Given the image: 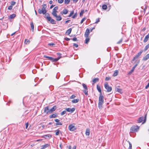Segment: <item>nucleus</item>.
<instances>
[{"mask_svg":"<svg viewBox=\"0 0 149 149\" xmlns=\"http://www.w3.org/2000/svg\"><path fill=\"white\" fill-rule=\"evenodd\" d=\"M122 39H121L118 42H117V43L120 44L122 42Z\"/></svg>","mask_w":149,"mask_h":149,"instance_id":"nucleus-62","label":"nucleus"},{"mask_svg":"<svg viewBox=\"0 0 149 149\" xmlns=\"http://www.w3.org/2000/svg\"><path fill=\"white\" fill-rule=\"evenodd\" d=\"M44 57L46 58H48V59L52 61V62H56L58 60H59L60 58H61V57H58L57 58H53L49 56H48L46 55H44Z\"/></svg>","mask_w":149,"mask_h":149,"instance_id":"nucleus-4","label":"nucleus"},{"mask_svg":"<svg viewBox=\"0 0 149 149\" xmlns=\"http://www.w3.org/2000/svg\"><path fill=\"white\" fill-rule=\"evenodd\" d=\"M116 90L119 93H122V90L120 88H117L116 89Z\"/></svg>","mask_w":149,"mask_h":149,"instance_id":"nucleus-33","label":"nucleus"},{"mask_svg":"<svg viewBox=\"0 0 149 149\" xmlns=\"http://www.w3.org/2000/svg\"><path fill=\"white\" fill-rule=\"evenodd\" d=\"M149 38V33L147 35H146V36L145 38L143 40L144 42H147V41L148 40Z\"/></svg>","mask_w":149,"mask_h":149,"instance_id":"nucleus-15","label":"nucleus"},{"mask_svg":"<svg viewBox=\"0 0 149 149\" xmlns=\"http://www.w3.org/2000/svg\"><path fill=\"white\" fill-rule=\"evenodd\" d=\"M89 30L88 29H87L86 30V32L84 34V36L86 38L88 37L89 34Z\"/></svg>","mask_w":149,"mask_h":149,"instance_id":"nucleus-9","label":"nucleus"},{"mask_svg":"<svg viewBox=\"0 0 149 149\" xmlns=\"http://www.w3.org/2000/svg\"><path fill=\"white\" fill-rule=\"evenodd\" d=\"M51 136L49 135H46L44 136V137L45 138H47V137H50Z\"/></svg>","mask_w":149,"mask_h":149,"instance_id":"nucleus-49","label":"nucleus"},{"mask_svg":"<svg viewBox=\"0 0 149 149\" xmlns=\"http://www.w3.org/2000/svg\"><path fill=\"white\" fill-rule=\"evenodd\" d=\"M76 97V96L74 95H72L70 97V99H74Z\"/></svg>","mask_w":149,"mask_h":149,"instance_id":"nucleus-50","label":"nucleus"},{"mask_svg":"<svg viewBox=\"0 0 149 149\" xmlns=\"http://www.w3.org/2000/svg\"><path fill=\"white\" fill-rule=\"evenodd\" d=\"M57 123H56V125H62V124L59 122L60 120L59 119H56L54 120Z\"/></svg>","mask_w":149,"mask_h":149,"instance_id":"nucleus-12","label":"nucleus"},{"mask_svg":"<svg viewBox=\"0 0 149 149\" xmlns=\"http://www.w3.org/2000/svg\"><path fill=\"white\" fill-rule=\"evenodd\" d=\"M110 78L109 77H106L105 79V81H107L109 80L110 79Z\"/></svg>","mask_w":149,"mask_h":149,"instance_id":"nucleus-51","label":"nucleus"},{"mask_svg":"<svg viewBox=\"0 0 149 149\" xmlns=\"http://www.w3.org/2000/svg\"><path fill=\"white\" fill-rule=\"evenodd\" d=\"M12 8H13V6L10 5V6H9L8 7V9L9 10H11L12 9Z\"/></svg>","mask_w":149,"mask_h":149,"instance_id":"nucleus-54","label":"nucleus"},{"mask_svg":"<svg viewBox=\"0 0 149 149\" xmlns=\"http://www.w3.org/2000/svg\"><path fill=\"white\" fill-rule=\"evenodd\" d=\"M57 116V114L56 113H55L52 114V115L50 116L49 118H55Z\"/></svg>","mask_w":149,"mask_h":149,"instance_id":"nucleus-18","label":"nucleus"},{"mask_svg":"<svg viewBox=\"0 0 149 149\" xmlns=\"http://www.w3.org/2000/svg\"><path fill=\"white\" fill-rule=\"evenodd\" d=\"M90 130L89 129H87L86 130L85 134L86 135L89 136L90 134Z\"/></svg>","mask_w":149,"mask_h":149,"instance_id":"nucleus-22","label":"nucleus"},{"mask_svg":"<svg viewBox=\"0 0 149 149\" xmlns=\"http://www.w3.org/2000/svg\"><path fill=\"white\" fill-rule=\"evenodd\" d=\"M57 55H58V56H58V57H61V54H60V53H57Z\"/></svg>","mask_w":149,"mask_h":149,"instance_id":"nucleus-63","label":"nucleus"},{"mask_svg":"<svg viewBox=\"0 0 149 149\" xmlns=\"http://www.w3.org/2000/svg\"><path fill=\"white\" fill-rule=\"evenodd\" d=\"M149 87V83H148V84L145 87V89H147Z\"/></svg>","mask_w":149,"mask_h":149,"instance_id":"nucleus-59","label":"nucleus"},{"mask_svg":"<svg viewBox=\"0 0 149 149\" xmlns=\"http://www.w3.org/2000/svg\"><path fill=\"white\" fill-rule=\"evenodd\" d=\"M149 58V54H147L143 59V61H146Z\"/></svg>","mask_w":149,"mask_h":149,"instance_id":"nucleus-14","label":"nucleus"},{"mask_svg":"<svg viewBox=\"0 0 149 149\" xmlns=\"http://www.w3.org/2000/svg\"><path fill=\"white\" fill-rule=\"evenodd\" d=\"M30 25H31V28L32 29V31H33L34 30V24L32 22L31 23Z\"/></svg>","mask_w":149,"mask_h":149,"instance_id":"nucleus-29","label":"nucleus"},{"mask_svg":"<svg viewBox=\"0 0 149 149\" xmlns=\"http://www.w3.org/2000/svg\"><path fill=\"white\" fill-rule=\"evenodd\" d=\"M90 40V38H88L87 37L86 38V39H85V43L86 44H88V42H89Z\"/></svg>","mask_w":149,"mask_h":149,"instance_id":"nucleus-32","label":"nucleus"},{"mask_svg":"<svg viewBox=\"0 0 149 149\" xmlns=\"http://www.w3.org/2000/svg\"><path fill=\"white\" fill-rule=\"evenodd\" d=\"M74 12L73 11H72L70 14L68 15V17H71V16H72L74 14Z\"/></svg>","mask_w":149,"mask_h":149,"instance_id":"nucleus-42","label":"nucleus"},{"mask_svg":"<svg viewBox=\"0 0 149 149\" xmlns=\"http://www.w3.org/2000/svg\"><path fill=\"white\" fill-rule=\"evenodd\" d=\"M30 41L29 40L27 39H25L24 41V43L26 44H27L29 43V42Z\"/></svg>","mask_w":149,"mask_h":149,"instance_id":"nucleus-40","label":"nucleus"},{"mask_svg":"<svg viewBox=\"0 0 149 149\" xmlns=\"http://www.w3.org/2000/svg\"><path fill=\"white\" fill-rule=\"evenodd\" d=\"M68 12V10L66 9H64L61 12V13L62 14H66Z\"/></svg>","mask_w":149,"mask_h":149,"instance_id":"nucleus-13","label":"nucleus"},{"mask_svg":"<svg viewBox=\"0 0 149 149\" xmlns=\"http://www.w3.org/2000/svg\"><path fill=\"white\" fill-rule=\"evenodd\" d=\"M16 3V2L15 1H12L11 3V5L13 6L15 5Z\"/></svg>","mask_w":149,"mask_h":149,"instance_id":"nucleus-43","label":"nucleus"},{"mask_svg":"<svg viewBox=\"0 0 149 149\" xmlns=\"http://www.w3.org/2000/svg\"><path fill=\"white\" fill-rule=\"evenodd\" d=\"M82 86L85 90H87V88L86 85L84 84H82Z\"/></svg>","mask_w":149,"mask_h":149,"instance_id":"nucleus-38","label":"nucleus"},{"mask_svg":"<svg viewBox=\"0 0 149 149\" xmlns=\"http://www.w3.org/2000/svg\"><path fill=\"white\" fill-rule=\"evenodd\" d=\"M143 52V50H141V51L138 53L137 54L134 58L132 60V61H134L135 59L138 58L141 55V54Z\"/></svg>","mask_w":149,"mask_h":149,"instance_id":"nucleus-7","label":"nucleus"},{"mask_svg":"<svg viewBox=\"0 0 149 149\" xmlns=\"http://www.w3.org/2000/svg\"><path fill=\"white\" fill-rule=\"evenodd\" d=\"M84 13V10H82L81 11V12L80 13V17H81L83 16V14Z\"/></svg>","mask_w":149,"mask_h":149,"instance_id":"nucleus-44","label":"nucleus"},{"mask_svg":"<svg viewBox=\"0 0 149 149\" xmlns=\"http://www.w3.org/2000/svg\"><path fill=\"white\" fill-rule=\"evenodd\" d=\"M73 46L76 47H78V44H76V43H74V44H73Z\"/></svg>","mask_w":149,"mask_h":149,"instance_id":"nucleus-57","label":"nucleus"},{"mask_svg":"<svg viewBox=\"0 0 149 149\" xmlns=\"http://www.w3.org/2000/svg\"><path fill=\"white\" fill-rule=\"evenodd\" d=\"M65 40H67V41H69L70 40V38H67V37L65 38Z\"/></svg>","mask_w":149,"mask_h":149,"instance_id":"nucleus-61","label":"nucleus"},{"mask_svg":"<svg viewBox=\"0 0 149 149\" xmlns=\"http://www.w3.org/2000/svg\"><path fill=\"white\" fill-rule=\"evenodd\" d=\"M72 30V29L71 28H70V29H69L68 30H67L66 31V34H67L68 35H69L70 33L71 32Z\"/></svg>","mask_w":149,"mask_h":149,"instance_id":"nucleus-20","label":"nucleus"},{"mask_svg":"<svg viewBox=\"0 0 149 149\" xmlns=\"http://www.w3.org/2000/svg\"><path fill=\"white\" fill-rule=\"evenodd\" d=\"M56 12H57V11H53L52 13V15L55 17H56L57 16Z\"/></svg>","mask_w":149,"mask_h":149,"instance_id":"nucleus-31","label":"nucleus"},{"mask_svg":"<svg viewBox=\"0 0 149 149\" xmlns=\"http://www.w3.org/2000/svg\"><path fill=\"white\" fill-rule=\"evenodd\" d=\"M49 110L50 109H49L48 107H45L44 111L47 114L49 113Z\"/></svg>","mask_w":149,"mask_h":149,"instance_id":"nucleus-11","label":"nucleus"},{"mask_svg":"<svg viewBox=\"0 0 149 149\" xmlns=\"http://www.w3.org/2000/svg\"><path fill=\"white\" fill-rule=\"evenodd\" d=\"M149 48V43L144 48V51H146Z\"/></svg>","mask_w":149,"mask_h":149,"instance_id":"nucleus-35","label":"nucleus"},{"mask_svg":"<svg viewBox=\"0 0 149 149\" xmlns=\"http://www.w3.org/2000/svg\"><path fill=\"white\" fill-rule=\"evenodd\" d=\"M104 96L102 94H100L99 97V102L98 104V107L100 109L102 107V105L104 102Z\"/></svg>","mask_w":149,"mask_h":149,"instance_id":"nucleus-1","label":"nucleus"},{"mask_svg":"<svg viewBox=\"0 0 149 149\" xmlns=\"http://www.w3.org/2000/svg\"><path fill=\"white\" fill-rule=\"evenodd\" d=\"M75 124L73 123L69 125L68 126V129L71 131H74L76 130V127L75 126Z\"/></svg>","mask_w":149,"mask_h":149,"instance_id":"nucleus-3","label":"nucleus"},{"mask_svg":"<svg viewBox=\"0 0 149 149\" xmlns=\"http://www.w3.org/2000/svg\"><path fill=\"white\" fill-rule=\"evenodd\" d=\"M63 0H58V3H62L63 2Z\"/></svg>","mask_w":149,"mask_h":149,"instance_id":"nucleus-52","label":"nucleus"},{"mask_svg":"<svg viewBox=\"0 0 149 149\" xmlns=\"http://www.w3.org/2000/svg\"><path fill=\"white\" fill-rule=\"evenodd\" d=\"M97 90H98V91L100 93V94H102V91L100 86H98V85H97Z\"/></svg>","mask_w":149,"mask_h":149,"instance_id":"nucleus-21","label":"nucleus"},{"mask_svg":"<svg viewBox=\"0 0 149 149\" xmlns=\"http://www.w3.org/2000/svg\"><path fill=\"white\" fill-rule=\"evenodd\" d=\"M58 9V7L57 6H56L54 8L53 11H56V10Z\"/></svg>","mask_w":149,"mask_h":149,"instance_id":"nucleus-41","label":"nucleus"},{"mask_svg":"<svg viewBox=\"0 0 149 149\" xmlns=\"http://www.w3.org/2000/svg\"><path fill=\"white\" fill-rule=\"evenodd\" d=\"M77 13H76L74 14V15L72 17L73 18H74L77 17Z\"/></svg>","mask_w":149,"mask_h":149,"instance_id":"nucleus-48","label":"nucleus"},{"mask_svg":"<svg viewBox=\"0 0 149 149\" xmlns=\"http://www.w3.org/2000/svg\"><path fill=\"white\" fill-rule=\"evenodd\" d=\"M75 110V108H73L72 109L70 108H68L66 109V110L68 112H72Z\"/></svg>","mask_w":149,"mask_h":149,"instance_id":"nucleus-8","label":"nucleus"},{"mask_svg":"<svg viewBox=\"0 0 149 149\" xmlns=\"http://www.w3.org/2000/svg\"><path fill=\"white\" fill-rule=\"evenodd\" d=\"M129 149H132V144L129 142Z\"/></svg>","mask_w":149,"mask_h":149,"instance_id":"nucleus-53","label":"nucleus"},{"mask_svg":"<svg viewBox=\"0 0 149 149\" xmlns=\"http://www.w3.org/2000/svg\"><path fill=\"white\" fill-rule=\"evenodd\" d=\"M146 116H147V114H146L145 115V119H144V120H143V122L142 123V124H143L145 123V122L146 121Z\"/></svg>","mask_w":149,"mask_h":149,"instance_id":"nucleus-47","label":"nucleus"},{"mask_svg":"<svg viewBox=\"0 0 149 149\" xmlns=\"http://www.w3.org/2000/svg\"><path fill=\"white\" fill-rule=\"evenodd\" d=\"M102 8L104 10H106L107 8V6L106 5L104 4L102 6Z\"/></svg>","mask_w":149,"mask_h":149,"instance_id":"nucleus-34","label":"nucleus"},{"mask_svg":"<svg viewBox=\"0 0 149 149\" xmlns=\"http://www.w3.org/2000/svg\"><path fill=\"white\" fill-rule=\"evenodd\" d=\"M68 149H71L72 147L71 146H69L68 147Z\"/></svg>","mask_w":149,"mask_h":149,"instance_id":"nucleus-64","label":"nucleus"},{"mask_svg":"<svg viewBox=\"0 0 149 149\" xmlns=\"http://www.w3.org/2000/svg\"><path fill=\"white\" fill-rule=\"evenodd\" d=\"M45 16L46 17V18L47 19V20L48 21H50V19L51 17L49 15L48 13H47L45 14Z\"/></svg>","mask_w":149,"mask_h":149,"instance_id":"nucleus-16","label":"nucleus"},{"mask_svg":"<svg viewBox=\"0 0 149 149\" xmlns=\"http://www.w3.org/2000/svg\"><path fill=\"white\" fill-rule=\"evenodd\" d=\"M46 7L47 6L46 4L43 5L42 9H39L38 10V13L40 14L42 13L43 14H45L47 12V11L45 9Z\"/></svg>","mask_w":149,"mask_h":149,"instance_id":"nucleus-2","label":"nucleus"},{"mask_svg":"<svg viewBox=\"0 0 149 149\" xmlns=\"http://www.w3.org/2000/svg\"><path fill=\"white\" fill-rule=\"evenodd\" d=\"M100 22V19L99 18H98L96 19V21L95 22V23L97 24V23L99 22Z\"/></svg>","mask_w":149,"mask_h":149,"instance_id":"nucleus-55","label":"nucleus"},{"mask_svg":"<svg viewBox=\"0 0 149 149\" xmlns=\"http://www.w3.org/2000/svg\"><path fill=\"white\" fill-rule=\"evenodd\" d=\"M70 0H65L64 1L65 3L68 4L70 2Z\"/></svg>","mask_w":149,"mask_h":149,"instance_id":"nucleus-37","label":"nucleus"},{"mask_svg":"<svg viewBox=\"0 0 149 149\" xmlns=\"http://www.w3.org/2000/svg\"><path fill=\"white\" fill-rule=\"evenodd\" d=\"M56 132V135H58L59 133L61 134V131L58 130H56L55 131Z\"/></svg>","mask_w":149,"mask_h":149,"instance_id":"nucleus-23","label":"nucleus"},{"mask_svg":"<svg viewBox=\"0 0 149 149\" xmlns=\"http://www.w3.org/2000/svg\"><path fill=\"white\" fill-rule=\"evenodd\" d=\"M143 119V117H140L139 118L138 120H137V121L138 123H141L142 122Z\"/></svg>","mask_w":149,"mask_h":149,"instance_id":"nucleus-24","label":"nucleus"},{"mask_svg":"<svg viewBox=\"0 0 149 149\" xmlns=\"http://www.w3.org/2000/svg\"><path fill=\"white\" fill-rule=\"evenodd\" d=\"M86 18L85 17L84 18L82 19L81 22V24H82L83 22L86 20Z\"/></svg>","mask_w":149,"mask_h":149,"instance_id":"nucleus-46","label":"nucleus"},{"mask_svg":"<svg viewBox=\"0 0 149 149\" xmlns=\"http://www.w3.org/2000/svg\"><path fill=\"white\" fill-rule=\"evenodd\" d=\"M99 80V79L98 78H95L93 80V84H95L96 82L98 81Z\"/></svg>","mask_w":149,"mask_h":149,"instance_id":"nucleus-26","label":"nucleus"},{"mask_svg":"<svg viewBox=\"0 0 149 149\" xmlns=\"http://www.w3.org/2000/svg\"><path fill=\"white\" fill-rule=\"evenodd\" d=\"M104 87L107 89V92H110L112 90V88L109 86L107 82L105 84Z\"/></svg>","mask_w":149,"mask_h":149,"instance_id":"nucleus-6","label":"nucleus"},{"mask_svg":"<svg viewBox=\"0 0 149 149\" xmlns=\"http://www.w3.org/2000/svg\"><path fill=\"white\" fill-rule=\"evenodd\" d=\"M29 125V124L28 123H26V128L27 129Z\"/></svg>","mask_w":149,"mask_h":149,"instance_id":"nucleus-60","label":"nucleus"},{"mask_svg":"<svg viewBox=\"0 0 149 149\" xmlns=\"http://www.w3.org/2000/svg\"><path fill=\"white\" fill-rule=\"evenodd\" d=\"M16 15L14 14H12L11 15H10V16L9 17V18L10 19H13L16 16Z\"/></svg>","mask_w":149,"mask_h":149,"instance_id":"nucleus-28","label":"nucleus"},{"mask_svg":"<svg viewBox=\"0 0 149 149\" xmlns=\"http://www.w3.org/2000/svg\"><path fill=\"white\" fill-rule=\"evenodd\" d=\"M56 20L58 21L61 20L62 19L61 17L60 16H57L56 17Z\"/></svg>","mask_w":149,"mask_h":149,"instance_id":"nucleus-19","label":"nucleus"},{"mask_svg":"<svg viewBox=\"0 0 149 149\" xmlns=\"http://www.w3.org/2000/svg\"><path fill=\"white\" fill-rule=\"evenodd\" d=\"M79 99L78 98V99H76L73 100L72 101V103H77L78 102H79Z\"/></svg>","mask_w":149,"mask_h":149,"instance_id":"nucleus-25","label":"nucleus"},{"mask_svg":"<svg viewBox=\"0 0 149 149\" xmlns=\"http://www.w3.org/2000/svg\"><path fill=\"white\" fill-rule=\"evenodd\" d=\"M137 65L138 64H136L134 65V66L133 67L131 70L129 72V74L131 73L134 71L135 68L136 67Z\"/></svg>","mask_w":149,"mask_h":149,"instance_id":"nucleus-17","label":"nucleus"},{"mask_svg":"<svg viewBox=\"0 0 149 149\" xmlns=\"http://www.w3.org/2000/svg\"><path fill=\"white\" fill-rule=\"evenodd\" d=\"M49 21L50 22V23L52 24H56V22L55 20L52 19L51 18H50Z\"/></svg>","mask_w":149,"mask_h":149,"instance_id":"nucleus-27","label":"nucleus"},{"mask_svg":"<svg viewBox=\"0 0 149 149\" xmlns=\"http://www.w3.org/2000/svg\"><path fill=\"white\" fill-rule=\"evenodd\" d=\"M49 146V145L48 144H47L45 145H44L42 146V149L45 148Z\"/></svg>","mask_w":149,"mask_h":149,"instance_id":"nucleus-36","label":"nucleus"},{"mask_svg":"<svg viewBox=\"0 0 149 149\" xmlns=\"http://www.w3.org/2000/svg\"><path fill=\"white\" fill-rule=\"evenodd\" d=\"M56 106H54L53 107L49 110V114L52 113L56 109Z\"/></svg>","mask_w":149,"mask_h":149,"instance_id":"nucleus-10","label":"nucleus"},{"mask_svg":"<svg viewBox=\"0 0 149 149\" xmlns=\"http://www.w3.org/2000/svg\"><path fill=\"white\" fill-rule=\"evenodd\" d=\"M72 40L74 41H77V39L76 38H73L72 39Z\"/></svg>","mask_w":149,"mask_h":149,"instance_id":"nucleus-56","label":"nucleus"},{"mask_svg":"<svg viewBox=\"0 0 149 149\" xmlns=\"http://www.w3.org/2000/svg\"><path fill=\"white\" fill-rule=\"evenodd\" d=\"M48 45L50 46H53L55 45L53 43H49L48 44Z\"/></svg>","mask_w":149,"mask_h":149,"instance_id":"nucleus-58","label":"nucleus"},{"mask_svg":"<svg viewBox=\"0 0 149 149\" xmlns=\"http://www.w3.org/2000/svg\"><path fill=\"white\" fill-rule=\"evenodd\" d=\"M88 89L87 90H85L83 91L84 92V93L86 95H88Z\"/></svg>","mask_w":149,"mask_h":149,"instance_id":"nucleus-39","label":"nucleus"},{"mask_svg":"<svg viewBox=\"0 0 149 149\" xmlns=\"http://www.w3.org/2000/svg\"><path fill=\"white\" fill-rule=\"evenodd\" d=\"M139 129V127L138 126L134 125L132 126L130 129L131 132H137Z\"/></svg>","mask_w":149,"mask_h":149,"instance_id":"nucleus-5","label":"nucleus"},{"mask_svg":"<svg viewBox=\"0 0 149 149\" xmlns=\"http://www.w3.org/2000/svg\"><path fill=\"white\" fill-rule=\"evenodd\" d=\"M118 70H116L114 72L113 76L114 77L117 76L118 73Z\"/></svg>","mask_w":149,"mask_h":149,"instance_id":"nucleus-30","label":"nucleus"},{"mask_svg":"<svg viewBox=\"0 0 149 149\" xmlns=\"http://www.w3.org/2000/svg\"><path fill=\"white\" fill-rule=\"evenodd\" d=\"M66 113V111H63L61 113V116L63 115L64 114H65Z\"/></svg>","mask_w":149,"mask_h":149,"instance_id":"nucleus-45","label":"nucleus"}]
</instances>
